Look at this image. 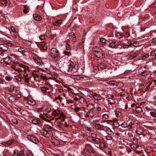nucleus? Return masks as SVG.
<instances>
[{"label":"nucleus","mask_w":156,"mask_h":156,"mask_svg":"<svg viewBox=\"0 0 156 156\" xmlns=\"http://www.w3.org/2000/svg\"><path fill=\"white\" fill-rule=\"evenodd\" d=\"M86 130L90 132H93V130H92L91 128L89 127H87L86 128Z\"/></svg>","instance_id":"nucleus-61"},{"label":"nucleus","mask_w":156,"mask_h":156,"mask_svg":"<svg viewBox=\"0 0 156 156\" xmlns=\"http://www.w3.org/2000/svg\"><path fill=\"white\" fill-rule=\"evenodd\" d=\"M62 20H58L55 22L53 23V25L57 27H59L62 24Z\"/></svg>","instance_id":"nucleus-19"},{"label":"nucleus","mask_w":156,"mask_h":156,"mask_svg":"<svg viewBox=\"0 0 156 156\" xmlns=\"http://www.w3.org/2000/svg\"><path fill=\"white\" fill-rule=\"evenodd\" d=\"M16 91L14 90L13 87L10 86V101L12 102L16 100V96L17 95L15 93Z\"/></svg>","instance_id":"nucleus-6"},{"label":"nucleus","mask_w":156,"mask_h":156,"mask_svg":"<svg viewBox=\"0 0 156 156\" xmlns=\"http://www.w3.org/2000/svg\"><path fill=\"white\" fill-rule=\"evenodd\" d=\"M91 136L93 138L92 139H94L97 138V135L95 133H91Z\"/></svg>","instance_id":"nucleus-54"},{"label":"nucleus","mask_w":156,"mask_h":156,"mask_svg":"<svg viewBox=\"0 0 156 156\" xmlns=\"http://www.w3.org/2000/svg\"><path fill=\"white\" fill-rule=\"evenodd\" d=\"M134 47H137V46H139V43L137 41L134 42L133 44L132 43Z\"/></svg>","instance_id":"nucleus-49"},{"label":"nucleus","mask_w":156,"mask_h":156,"mask_svg":"<svg viewBox=\"0 0 156 156\" xmlns=\"http://www.w3.org/2000/svg\"><path fill=\"white\" fill-rule=\"evenodd\" d=\"M119 46V45L116 44V43L115 42H112L110 43L109 44V47L111 48H115V49L119 48L120 49H121L122 48L118 47Z\"/></svg>","instance_id":"nucleus-20"},{"label":"nucleus","mask_w":156,"mask_h":156,"mask_svg":"<svg viewBox=\"0 0 156 156\" xmlns=\"http://www.w3.org/2000/svg\"><path fill=\"white\" fill-rule=\"evenodd\" d=\"M78 101L80 104L82 105H85L87 104L86 100L83 97L80 98Z\"/></svg>","instance_id":"nucleus-22"},{"label":"nucleus","mask_w":156,"mask_h":156,"mask_svg":"<svg viewBox=\"0 0 156 156\" xmlns=\"http://www.w3.org/2000/svg\"><path fill=\"white\" fill-rule=\"evenodd\" d=\"M107 66L105 64L104 62H101L98 64V66H96L94 67V68L96 69L98 68V70H101L106 67Z\"/></svg>","instance_id":"nucleus-11"},{"label":"nucleus","mask_w":156,"mask_h":156,"mask_svg":"<svg viewBox=\"0 0 156 156\" xmlns=\"http://www.w3.org/2000/svg\"><path fill=\"white\" fill-rule=\"evenodd\" d=\"M71 108L72 109L74 110V111L76 112V111L77 109H78L79 107H76L75 105H71Z\"/></svg>","instance_id":"nucleus-45"},{"label":"nucleus","mask_w":156,"mask_h":156,"mask_svg":"<svg viewBox=\"0 0 156 156\" xmlns=\"http://www.w3.org/2000/svg\"><path fill=\"white\" fill-rule=\"evenodd\" d=\"M43 119L46 122H49L51 120V117L48 113L45 114L44 115L42 116Z\"/></svg>","instance_id":"nucleus-15"},{"label":"nucleus","mask_w":156,"mask_h":156,"mask_svg":"<svg viewBox=\"0 0 156 156\" xmlns=\"http://www.w3.org/2000/svg\"><path fill=\"white\" fill-rule=\"evenodd\" d=\"M137 113H140L142 112L143 110L141 107H137L135 109Z\"/></svg>","instance_id":"nucleus-38"},{"label":"nucleus","mask_w":156,"mask_h":156,"mask_svg":"<svg viewBox=\"0 0 156 156\" xmlns=\"http://www.w3.org/2000/svg\"><path fill=\"white\" fill-rule=\"evenodd\" d=\"M10 57H8L5 58L4 59V61L5 63L6 64H9V62H8V60L9 59Z\"/></svg>","instance_id":"nucleus-43"},{"label":"nucleus","mask_w":156,"mask_h":156,"mask_svg":"<svg viewBox=\"0 0 156 156\" xmlns=\"http://www.w3.org/2000/svg\"><path fill=\"white\" fill-rule=\"evenodd\" d=\"M23 7V12L24 14H27L29 11V7L26 5H24Z\"/></svg>","instance_id":"nucleus-32"},{"label":"nucleus","mask_w":156,"mask_h":156,"mask_svg":"<svg viewBox=\"0 0 156 156\" xmlns=\"http://www.w3.org/2000/svg\"><path fill=\"white\" fill-rule=\"evenodd\" d=\"M94 54L98 58H101L103 56V54L100 51H97L95 49H93L92 50Z\"/></svg>","instance_id":"nucleus-14"},{"label":"nucleus","mask_w":156,"mask_h":156,"mask_svg":"<svg viewBox=\"0 0 156 156\" xmlns=\"http://www.w3.org/2000/svg\"><path fill=\"white\" fill-rule=\"evenodd\" d=\"M144 131V130L143 128L140 127L137 128L136 130V134L139 135H144V134H143Z\"/></svg>","instance_id":"nucleus-18"},{"label":"nucleus","mask_w":156,"mask_h":156,"mask_svg":"<svg viewBox=\"0 0 156 156\" xmlns=\"http://www.w3.org/2000/svg\"><path fill=\"white\" fill-rule=\"evenodd\" d=\"M18 51L21 53L22 55L24 56H26L27 55L26 54V53H27V49H26L25 50V49L24 50H23L22 49H18Z\"/></svg>","instance_id":"nucleus-33"},{"label":"nucleus","mask_w":156,"mask_h":156,"mask_svg":"<svg viewBox=\"0 0 156 156\" xmlns=\"http://www.w3.org/2000/svg\"><path fill=\"white\" fill-rule=\"evenodd\" d=\"M99 146V147L100 148H102L105 147V144L103 142H100L98 145Z\"/></svg>","instance_id":"nucleus-40"},{"label":"nucleus","mask_w":156,"mask_h":156,"mask_svg":"<svg viewBox=\"0 0 156 156\" xmlns=\"http://www.w3.org/2000/svg\"><path fill=\"white\" fill-rule=\"evenodd\" d=\"M40 77L41 79L44 80H46L47 79V76H46L44 75L43 74H41Z\"/></svg>","instance_id":"nucleus-53"},{"label":"nucleus","mask_w":156,"mask_h":156,"mask_svg":"<svg viewBox=\"0 0 156 156\" xmlns=\"http://www.w3.org/2000/svg\"><path fill=\"white\" fill-rule=\"evenodd\" d=\"M41 91L44 93H47L49 91H47L49 90L48 88L47 87H41Z\"/></svg>","instance_id":"nucleus-29"},{"label":"nucleus","mask_w":156,"mask_h":156,"mask_svg":"<svg viewBox=\"0 0 156 156\" xmlns=\"http://www.w3.org/2000/svg\"><path fill=\"white\" fill-rule=\"evenodd\" d=\"M64 68V71L65 72H69L71 73H76L79 68V65L78 62H76L75 64L71 62Z\"/></svg>","instance_id":"nucleus-1"},{"label":"nucleus","mask_w":156,"mask_h":156,"mask_svg":"<svg viewBox=\"0 0 156 156\" xmlns=\"http://www.w3.org/2000/svg\"><path fill=\"white\" fill-rule=\"evenodd\" d=\"M46 37V36L45 34H42L39 36V39L41 40H44L45 39Z\"/></svg>","instance_id":"nucleus-48"},{"label":"nucleus","mask_w":156,"mask_h":156,"mask_svg":"<svg viewBox=\"0 0 156 156\" xmlns=\"http://www.w3.org/2000/svg\"><path fill=\"white\" fill-rule=\"evenodd\" d=\"M137 55L136 54H133L130 55V58L131 59H133L136 58L137 57Z\"/></svg>","instance_id":"nucleus-58"},{"label":"nucleus","mask_w":156,"mask_h":156,"mask_svg":"<svg viewBox=\"0 0 156 156\" xmlns=\"http://www.w3.org/2000/svg\"><path fill=\"white\" fill-rule=\"evenodd\" d=\"M100 41L101 42L104 43L106 42V40L105 38L101 37L100 38Z\"/></svg>","instance_id":"nucleus-57"},{"label":"nucleus","mask_w":156,"mask_h":156,"mask_svg":"<svg viewBox=\"0 0 156 156\" xmlns=\"http://www.w3.org/2000/svg\"><path fill=\"white\" fill-rule=\"evenodd\" d=\"M69 39L73 42H75L76 40V38L75 34L73 32L70 33L69 34Z\"/></svg>","instance_id":"nucleus-17"},{"label":"nucleus","mask_w":156,"mask_h":156,"mask_svg":"<svg viewBox=\"0 0 156 156\" xmlns=\"http://www.w3.org/2000/svg\"><path fill=\"white\" fill-rule=\"evenodd\" d=\"M63 53L64 55L67 56H69L71 55V53L69 51H64Z\"/></svg>","instance_id":"nucleus-56"},{"label":"nucleus","mask_w":156,"mask_h":156,"mask_svg":"<svg viewBox=\"0 0 156 156\" xmlns=\"http://www.w3.org/2000/svg\"><path fill=\"white\" fill-rule=\"evenodd\" d=\"M12 79H15L16 80L20 81H21V78L20 77L18 76V75H12L10 76V80H12Z\"/></svg>","instance_id":"nucleus-25"},{"label":"nucleus","mask_w":156,"mask_h":156,"mask_svg":"<svg viewBox=\"0 0 156 156\" xmlns=\"http://www.w3.org/2000/svg\"><path fill=\"white\" fill-rule=\"evenodd\" d=\"M2 144L5 146H9L10 145V143L8 141V142H3Z\"/></svg>","instance_id":"nucleus-62"},{"label":"nucleus","mask_w":156,"mask_h":156,"mask_svg":"<svg viewBox=\"0 0 156 156\" xmlns=\"http://www.w3.org/2000/svg\"><path fill=\"white\" fill-rule=\"evenodd\" d=\"M132 144H130V147L131 149L135 150L138 147L139 145L136 144H134V142L132 141Z\"/></svg>","instance_id":"nucleus-31"},{"label":"nucleus","mask_w":156,"mask_h":156,"mask_svg":"<svg viewBox=\"0 0 156 156\" xmlns=\"http://www.w3.org/2000/svg\"><path fill=\"white\" fill-rule=\"evenodd\" d=\"M116 37L119 38H121L122 37V33H118L116 34Z\"/></svg>","instance_id":"nucleus-50"},{"label":"nucleus","mask_w":156,"mask_h":156,"mask_svg":"<svg viewBox=\"0 0 156 156\" xmlns=\"http://www.w3.org/2000/svg\"><path fill=\"white\" fill-rule=\"evenodd\" d=\"M150 114L151 116L153 117H156V113L152 111L150 112Z\"/></svg>","instance_id":"nucleus-52"},{"label":"nucleus","mask_w":156,"mask_h":156,"mask_svg":"<svg viewBox=\"0 0 156 156\" xmlns=\"http://www.w3.org/2000/svg\"><path fill=\"white\" fill-rule=\"evenodd\" d=\"M27 138L28 140L36 144H37L39 142L38 139L33 135H27Z\"/></svg>","instance_id":"nucleus-4"},{"label":"nucleus","mask_w":156,"mask_h":156,"mask_svg":"<svg viewBox=\"0 0 156 156\" xmlns=\"http://www.w3.org/2000/svg\"><path fill=\"white\" fill-rule=\"evenodd\" d=\"M12 156H24V154L23 151H21L19 152L16 150L13 151L12 154Z\"/></svg>","instance_id":"nucleus-7"},{"label":"nucleus","mask_w":156,"mask_h":156,"mask_svg":"<svg viewBox=\"0 0 156 156\" xmlns=\"http://www.w3.org/2000/svg\"><path fill=\"white\" fill-rule=\"evenodd\" d=\"M10 61L13 63L12 64H15L14 62L16 61L17 60L16 58L14 55H10Z\"/></svg>","instance_id":"nucleus-35"},{"label":"nucleus","mask_w":156,"mask_h":156,"mask_svg":"<svg viewBox=\"0 0 156 156\" xmlns=\"http://www.w3.org/2000/svg\"><path fill=\"white\" fill-rule=\"evenodd\" d=\"M113 125L116 127H119L120 126V125L119 122L116 121L113 122Z\"/></svg>","instance_id":"nucleus-46"},{"label":"nucleus","mask_w":156,"mask_h":156,"mask_svg":"<svg viewBox=\"0 0 156 156\" xmlns=\"http://www.w3.org/2000/svg\"><path fill=\"white\" fill-rule=\"evenodd\" d=\"M129 45L124 44L123 45V48H128L129 46L132 45V43L131 42H129Z\"/></svg>","instance_id":"nucleus-47"},{"label":"nucleus","mask_w":156,"mask_h":156,"mask_svg":"<svg viewBox=\"0 0 156 156\" xmlns=\"http://www.w3.org/2000/svg\"><path fill=\"white\" fill-rule=\"evenodd\" d=\"M33 17L35 20L37 21H40L41 19V17L39 15L37 14H34L33 15Z\"/></svg>","instance_id":"nucleus-21"},{"label":"nucleus","mask_w":156,"mask_h":156,"mask_svg":"<svg viewBox=\"0 0 156 156\" xmlns=\"http://www.w3.org/2000/svg\"><path fill=\"white\" fill-rule=\"evenodd\" d=\"M33 59L35 63L38 64H40L41 61L40 59L35 57H33Z\"/></svg>","instance_id":"nucleus-37"},{"label":"nucleus","mask_w":156,"mask_h":156,"mask_svg":"<svg viewBox=\"0 0 156 156\" xmlns=\"http://www.w3.org/2000/svg\"><path fill=\"white\" fill-rule=\"evenodd\" d=\"M92 140L94 144H96L97 145L101 142L100 139L98 138H95L94 139H92Z\"/></svg>","instance_id":"nucleus-24"},{"label":"nucleus","mask_w":156,"mask_h":156,"mask_svg":"<svg viewBox=\"0 0 156 156\" xmlns=\"http://www.w3.org/2000/svg\"><path fill=\"white\" fill-rule=\"evenodd\" d=\"M109 117V115L108 114H105L103 115V117L105 119H108Z\"/></svg>","instance_id":"nucleus-55"},{"label":"nucleus","mask_w":156,"mask_h":156,"mask_svg":"<svg viewBox=\"0 0 156 156\" xmlns=\"http://www.w3.org/2000/svg\"><path fill=\"white\" fill-rule=\"evenodd\" d=\"M105 131L109 135L112 136L114 134V133L108 127H107L106 130Z\"/></svg>","instance_id":"nucleus-28"},{"label":"nucleus","mask_w":156,"mask_h":156,"mask_svg":"<svg viewBox=\"0 0 156 156\" xmlns=\"http://www.w3.org/2000/svg\"><path fill=\"white\" fill-rule=\"evenodd\" d=\"M10 30L13 33H17L18 32V30L13 26H12L10 27Z\"/></svg>","instance_id":"nucleus-41"},{"label":"nucleus","mask_w":156,"mask_h":156,"mask_svg":"<svg viewBox=\"0 0 156 156\" xmlns=\"http://www.w3.org/2000/svg\"><path fill=\"white\" fill-rule=\"evenodd\" d=\"M94 127L96 129L100 131L104 130V129L105 127L104 126L101 125L99 123L95 124Z\"/></svg>","instance_id":"nucleus-16"},{"label":"nucleus","mask_w":156,"mask_h":156,"mask_svg":"<svg viewBox=\"0 0 156 156\" xmlns=\"http://www.w3.org/2000/svg\"><path fill=\"white\" fill-rule=\"evenodd\" d=\"M27 103L30 105H34L35 104L36 102L33 100H30L28 101Z\"/></svg>","instance_id":"nucleus-36"},{"label":"nucleus","mask_w":156,"mask_h":156,"mask_svg":"<svg viewBox=\"0 0 156 156\" xmlns=\"http://www.w3.org/2000/svg\"><path fill=\"white\" fill-rule=\"evenodd\" d=\"M91 95L95 100L98 101L100 100L98 102V104L99 105H103L104 104L103 102H104V99L103 98H102L101 96L96 93H93Z\"/></svg>","instance_id":"nucleus-3"},{"label":"nucleus","mask_w":156,"mask_h":156,"mask_svg":"<svg viewBox=\"0 0 156 156\" xmlns=\"http://www.w3.org/2000/svg\"><path fill=\"white\" fill-rule=\"evenodd\" d=\"M122 37H129L130 35L129 33V32H125L123 33H122Z\"/></svg>","instance_id":"nucleus-39"},{"label":"nucleus","mask_w":156,"mask_h":156,"mask_svg":"<svg viewBox=\"0 0 156 156\" xmlns=\"http://www.w3.org/2000/svg\"><path fill=\"white\" fill-rule=\"evenodd\" d=\"M107 100L108 102L111 105L114 104L115 103V99H112V98H108Z\"/></svg>","instance_id":"nucleus-30"},{"label":"nucleus","mask_w":156,"mask_h":156,"mask_svg":"<svg viewBox=\"0 0 156 156\" xmlns=\"http://www.w3.org/2000/svg\"><path fill=\"white\" fill-rule=\"evenodd\" d=\"M75 95L74 99L76 101H78L80 98L82 97V96H80L78 94H75Z\"/></svg>","instance_id":"nucleus-42"},{"label":"nucleus","mask_w":156,"mask_h":156,"mask_svg":"<svg viewBox=\"0 0 156 156\" xmlns=\"http://www.w3.org/2000/svg\"><path fill=\"white\" fill-rule=\"evenodd\" d=\"M11 121L12 122L15 124H17L18 123V122L17 119L15 118H12L11 119Z\"/></svg>","instance_id":"nucleus-44"},{"label":"nucleus","mask_w":156,"mask_h":156,"mask_svg":"<svg viewBox=\"0 0 156 156\" xmlns=\"http://www.w3.org/2000/svg\"><path fill=\"white\" fill-rule=\"evenodd\" d=\"M1 3L5 6H8L10 4V1L6 0H2L1 1Z\"/></svg>","instance_id":"nucleus-27"},{"label":"nucleus","mask_w":156,"mask_h":156,"mask_svg":"<svg viewBox=\"0 0 156 156\" xmlns=\"http://www.w3.org/2000/svg\"><path fill=\"white\" fill-rule=\"evenodd\" d=\"M14 64H11V63H10V76H11L12 75H18L19 73H16V71H17V70L16 69H15L13 67L14 66Z\"/></svg>","instance_id":"nucleus-9"},{"label":"nucleus","mask_w":156,"mask_h":156,"mask_svg":"<svg viewBox=\"0 0 156 156\" xmlns=\"http://www.w3.org/2000/svg\"><path fill=\"white\" fill-rule=\"evenodd\" d=\"M76 113L77 115L79 117L83 116V115H85V113H84L81 107L77 109L76 111Z\"/></svg>","instance_id":"nucleus-12"},{"label":"nucleus","mask_w":156,"mask_h":156,"mask_svg":"<svg viewBox=\"0 0 156 156\" xmlns=\"http://www.w3.org/2000/svg\"><path fill=\"white\" fill-rule=\"evenodd\" d=\"M151 55L152 56H156V50L151 52Z\"/></svg>","instance_id":"nucleus-59"},{"label":"nucleus","mask_w":156,"mask_h":156,"mask_svg":"<svg viewBox=\"0 0 156 156\" xmlns=\"http://www.w3.org/2000/svg\"><path fill=\"white\" fill-rule=\"evenodd\" d=\"M121 126L123 128H127V124L125 122H124L122 124Z\"/></svg>","instance_id":"nucleus-51"},{"label":"nucleus","mask_w":156,"mask_h":156,"mask_svg":"<svg viewBox=\"0 0 156 156\" xmlns=\"http://www.w3.org/2000/svg\"><path fill=\"white\" fill-rule=\"evenodd\" d=\"M53 130V128L48 125H45L44 126V130L41 133L44 136L49 138L52 135L51 131Z\"/></svg>","instance_id":"nucleus-2"},{"label":"nucleus","mask_w":156,"mask_h":156,"mask_svg":"<svg viewBox=\"0 0 156 156\" xmlns=\"http://www.w3.org/2000/svg\"><path fill=\"white\" fill-rule=\"evenodd\" d=\"M49 55L54 59H56L59 56L57 49H50L49 51Z\"/></svg>","instance_id":"nucleus-5"},{"label":"nucleus","mask_w":156,"mask_h":156,"mask_svg":"<svg viewBox=\"0 0 156 156\" xmlns=\"http://www.w3.org/2000/svg\"><path fill=\"white\" fill-rule=\"evenodd\" d=\"M31 121L32 123L34 125H38L41 123V122L39 120L36 119H32Z\"/></svg>","instance_id":"nucleus-26"},{"label":"nucleus","mask_w":156,"mask_h":156,"mask_svg":"<svg viewBox=\"0 0 156 156\" xmlns=\"http://www.w3.org/2000/svg\"><path fill=\"white\" fill-rule=\"evenodd\" d=\"M17 106L15 105L14 104L12 103L11 105H10V107H11V109L10 108V111L13 112L15 111V110L17 108Z\"/></svg>","instance_id":"nucleus-34"},{"label":"nucleus","mask_w":156,"mask_h":156,"mask_svg":"<svg viewBox=\"0 0 156 156\" xmlns=\"http://www.w3.org/2000/svg\"><path fill=\"white\" fill-rule=\"evenodd\" d=\"M89 77L84 75H76V79L78 80H88Z\"/></svg>","instance_id":"nucleus-13"},{"label":"nucleus","mask_w":156,"mask_h":156,"mask_svg":"<svg viewBox=\"0 0 156 156\" xmlns=\"http://www.w3.org/2000/svg\"><path fill=\"white\" fill-rule=\"evenodd\" d=\"M106 139L108 140H111L112 139L111 136H105Z\"/></svg>","instance_id":"nucleus-63"},{"label":"nucleus","mask_w":156,"mask_h":156,"mask_svg":"<svg viewBox=\"0 0 156 156\" xmlns=\"http://www.w3.org/2000/svg\"><path fill=\"white\" fill-rule=\"evenodd\" d=\"M13 67H14L15 69H16L17 70L16 71V73H18L19 74L20 72L24 71L25 70L24 68L16 65L15 64H14V66Z\"/></svg>","instance_id":"nucleus-8"},{"label":"nucleus","mask_w":156,"mask_h":156,"mask_svg":"<svg viewBox=\"0 0 156 156\" xmlns=\"http://www.w3.org/2000/svg\"><path fill=\"white\" fill-rule=\"evenodd\" d=\"M120 134H119L118 133H115V138H117V139H120Z\"/></svg>","instance_id":"nucleus-60"},{"label":"nucleus","mask_w":156,"mask_h":156,"mask_svg":"<svg viewBox=\"0 0 156 156\" xmlns=\"http://www.w3.org/2000/svg\"><path fill=\"white\" fill-rule=\"evenodd\" d=\"M34 80H35L36 81H38L39 80V76H38L37 75H35L34 76Z\"/></svg>","instance_id":"nucleus-64"},{"label":"nucleus","mask_w":156,"mask_h":156,"mask_svg":"<svg viewBox=\"0 0 156 156\" xmlns=\"http://www.w3.org/2000/svg\"><path fill=\"white\" fill-rule=\"evenodd\" d=\"M95 104L92 103H90L87 105L88 110H92L94 108Z\"/></svg>","instance_id":"nucleus-23"},{"label":"nucleus","mask_w":156,"mask_h":156,"mask_svg":"<svg viewBox=\"0 0 156 156\" xmlns=\"http://www.w3.org/2000/svg\"><path fill=\"white\" fill-rule=\"evenodd\" d=\"M62 121L61 122L59 121H57L55 122V125L58 128L61 129H63V122L65 121V119H63Z\"/></svg>","instance_id":"nucleus-10"}]
</instances>
